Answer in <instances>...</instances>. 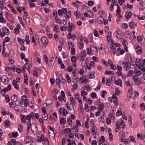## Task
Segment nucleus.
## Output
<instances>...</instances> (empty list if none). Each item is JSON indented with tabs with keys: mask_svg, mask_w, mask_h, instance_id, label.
Segmentation results:
<instances>
[{
	"mask_svg": "<svg viewBox=\"0 0 145 145\" xmlns=\"http://www.w3.org/2000/svg\"><path fill=\"white\" fill-rule=\"evenodd\" d=\"M12 84L14 86V88L17 90L19 89V84L17 83V81L15 80H13L12 81Z\"/></svg>",
	"mask_w": 145,
	"mask_h": 145,
	"instance_id": "nucleus-10",
	"label": "nucleus"
},
{
	"mask_svg": "<svg viewBox=\"0 0 145 145\" xmlns=\"http://www.w3.org/2000/svg\"><path fill=\"white\" fill-rule=\"evenodd\" d=\"M134 81L137 85H139L140 84L142 83V81H140L138 78L137 80H134Z\"/></svg>",
	"mask_w": 145,
	"mask_h": 145,
	"instance_id": "nucleus-41",
	"label": "nucleus"
},
{
	"mask_svg": "<svg viewBox=\"0 0 145 145\" xmlns=\"http://www.w3.org/2000/svg\"><path fill=\"white\" fill-rule=\"evenodd\" d=\"M105 74H111L113 75L114 74V72L113 71H106L105 73Z\"/></svg>",
	"mask_w": 145,
	"mask_h": 145,
	"instance_id": "nucleus-35",
	"label": "nucleus"
},
{
	"mask_svg": "<svg viewBox=\"0 0 145 145\" xmlns=\"http://www.w3.org/2000/svg\"><path fill=\"white\" fill-rule=\"evenodd\" d=\"M132 12L129 11H127L125 12V18L126 19L128 20L133 15Z\"/></svg>",
	"mask_w": 145,
	"mask_h": 145,
	"instance_id": "nucleus-4",
	"label": "nucleus"
},
{
	"mask_svg": "<svg viewBox=\"0 0 145 145\" xmlns=\"http://www.w3.org/2000/svg\"><path fill=\"white\" fill-rule=\"evenodd\" d=\"M78 44L80 50L82 49L84 47L83 41H80L78 43Z\"/></svg>",
	"mask_w": 145,
	"mask_h": 145,
	"instance_id": "nucleus-12",
	"label": "nucleus"
},
{
	"mask_svg": "<svg viewBox=\"0 0 145 145\" xmlns=\"http://www.w3.org/2000/svg\"><path fill=\"white\" fill-rule=\"evenodd\" d=\"M116 116H119L121 115H122V113L121 112V110L120 108H119L116 112Z\"/></svg>",
	"mask_w": 145,
	"mask_h": 145,
	"instance_id": "nucleus-34",
	"label": "nucleus"
},
{
	"mask_svg": "<svg viewBox=\"0 0 145 145\" xmlns=\"http://www.w3.org/2000/svg\"><path fill=\"white\" fill-rule=\"evenodd\" d=\"M138 7L139 9H140L141 11H143L144 9V7L143 5V2L141 1L140 3L138 5Z\"/></svg>",
	"mask_w": 145,
	"mask_h": 145,
	"instance_id": "nucleus-11",
	"label": "nucleus"
},
{
	"mask_svg": "<svg viewBox=\"0 0 145 145\" xmlns=\"http://www.w3.org/2000/svg\"><path fill=\"white\" fill-rule=\"evenodd\" d=\"M110 66L111 68L113 70H115L116 69V66L115 65H113V63H111L110 65Z\"/></svg>",
	"mask_w": 145,
	"mask_h": 145,
	"instance_id": "nucleus-56",
	"label": "nucleus"
},
{
	"mask_svg": "<svg viewBox=\"0 0 145 145\" xmlns=\"http://www.w3.org/2000/svg\"><path fill=\"white\" fill-rule=\"evenodd\" d=\"M132 61V58L129 55H127L126 59V61L127 62L130 63Z\"/></svg>",
	"mask_w": 145,
	"mask_h": 145,
	"instance_id": "nucleus-18",
	"label": "nucleus"
},
{
	"mask_svg": "<svg viewBox=\"0 0 145 145\" xmlns=\"http://www.w3.org/2000/svg\"><path fill=\"white\" fill-rule=\"evenodd\" d=\"M47 104L44 103L43 105L44 106V105H47L50 106L51 105L52 103V101L51 99H47Z\"/></svg>",
	"mask_w": 145,
	"mask_h": 145,
	"instance_id": "nucleus-29",
	"label": "nucleus"
},
{
	"mask_svg": "<svg viewBox=\"0 0 145 145\" xmlns=\"http://www.w3.org/2000/svg\"><path fill=\"white\" fill-rule=\"evenodd\" d=\"M129 138L130 139V140L131 141V142L135 143L136 142V141L135 140V139L133 136H130L129 137Z\"/></svg>",
	"mask_w": 145,
	"mask_h": 145,
	"instance_id": "nucleus-43",
	"label": "nucleus"
},
{
	"mask_svg": "<svg viewBox=\"0 0 145 145\" xmlns=\"http://www.w3.org/2000/svg\"><path fill=\"white\" fill-rule=\"evenodd\" d=\"M95 72L94 71H93L92 72H90L88 74V75H89L90 77L89 78H95L94 74Z\"/></svg>",
	"mask_w": 145,
	"mask_h": 145,
	"instance_id": "nucleus-24",
	"label": "nucleus"
},
{
	"mask_svg": "<svg viewBox=\"0 0 145 145\" xmlns=\"http://www.w3.org/2000/svg\"><path fill=\"white\" fill-rule=\"evenodd\" d=\"M3 13H0V22L5 23L6 22V21L3 18Z\"/></svg>",
	"mask_w": 145,
	"mask_h": 145,
	"instance_id": "nucleus-13",
	"label": "nucleus"
},
{
	"mask_svg": "<svg viewBox=\"0 0 145 145\" xmlns=\"http://www.w3.org/2000/svg\"><path fill=\"white\" fill-rule=\"evenodd\" d=\"M128 25L127 24L125 23H124L122 24V27L123 28L125 29H127Z\"/></svg>",
	"mask_w": 145,
	"mask_h": 145,
	"instance_id": "nucleus-55",
	"label": "nucleus"
},
{
	"mask_svg": "<svg viewBox=\"0 0 145 145\" xmlns=\"http://www.w3.org/2000/svg\"><path fill=\"white\" fill-rule=\"evenodd\" d=\"M88 12L89 13V14L88 16L89 18H91L93 16V13L91 10H90L88 11Z\"/></svg>",
	"mask_w": 145,
	"mask_h": 145,
	"instance_id": "nucleus-46",
	"label": "nucleus"
},
{
	"mask_svg": "<svg viewBox=\"0 0 145 145\" xmlns=\"http://www.w3.org/2000/svg\"><path fill=\"white\" fill-rule=\"evenodd\" d=\"M115 84L118 86H122V81L121 79H118L117 80H115L114 81Z\"/></svg>",
	"mask_w": 145,
	"mask_h": 145,
	"instance_id": "nucleus-19",
	"label": "nucleus"
},
{
	"mask_svg": "<svg viewBox=\"0 0 145 145\" xmlns=\"http://www.w3.org/2000/svg\"><path fill=\"white\" fill-rule=\"evenodd\" d=\"M71 60L72 62H75L76 61V59L75 56H73L71 58Z\"/></svg>",
	"mask_w": 145,
	"mask_h": 145,
	"instance_id": "nucleus-64",
	"label": "nucleus"
},
{
	"mask_svg": "<svg viewBox=\"0 0 145 145\" xmlns=\"http://www.w3.org/2000/svg\"><path fill=\"white\" fill-rule=\"evenodd\" d=\"M124 121L123 120H122L120 123L117 122L116 123L117 129H119L120 128H122L124 127Z\"/></svg>",
	"mask_w": 145,
	"mask_h": 145,
	"instance_id": "nucleus-2",
	"label": "nucleus"
},
{
	"mask_svg": "<svg viewBox=\"0 0 145 145\" xmlns=\"http://www.w3.org/2000/svg\"><path fill=\"white\" fill-rule=\"evenodd\" d=\"M73 70V68L71 65L69 66L67 68V70L69 72H71Z\"/></svg>",
	"mask_w": 145,
	"mask_h": 145,
	"instance_id": "nucleus-53",
	"label": "nucleus"
},
{
	"mask_svg": "<svg viewBox=\"0 0 145 145\" xmlns=\"http://www.w3.org/2000/svg\"><path fill=\"white\" fill-rule=\"evenodd\" d=\"M31 129L34 134L38 131L37 126L35 123H33V127H31Z\"/></svg>",
	"mask_w": 145,
	"mask_h": 145,
	"instance_id": "nucleus-1",
	"label": "nucleus"
},
{
	"mask_svg": "<svg viewBox=\"0 0 145 145\" xmlns=\"http://www.w3.org/2000/svg\"><path fill=\"white\" fill-rule=\"evenodd\" d=\"M54 57L51 58L50 60V63L49 64V67L50 68L52 69L54 66V65L55 63V61L54 60Z\"/></svg>",
	"mask_w": 145,
	"mask_h": 145,
	"instance_id": "nucleus-5",
	"label": "nucleus"
},
{
	"mask_svg": "<svg viewBox=\"0 0 145 145\" xmlns=\"http://www.w3.org/2000/svg\"><path fill=\"white\" fill-rule=\"evenodd\" d=\"M143 73L144 75L142 76V78L141 79V81L142 82L145 83V72H144V73L143 72Z\"/></svg>",
	"mask_w": 145,
	"mask_h": 145,
	"instance_id": "nucleus-58",
	"label": "nucleus"
},
{
	"mask_svg": "<svg viewBox=\"0 0 145 145\" xmlns=\"http://www.w3.org/2000/svg\"><path fill=\"white\" fill-rule=\"evenodd\" d=\"M106 122L107 124H110L111 122V119L109 118H107L106 119Z\"/></svg>",
	"mask_w": 145,
	"mask_h": 145,
	"instance_id": "nucleus-62",
	"label": "nucleus"
},
{
	"mask_svg": "<svg viewBox=\"0 0 145 145\" xmlns=\"http://www.w3.org/2000/svg\"><path fill=\"white\" fill-rule=\"evenodd\" d=\"M17 40H18V42L21 45L24 44L25 41L24 39H22L20 37H18Z\"/></svg>",
	"mask_w": 145,
	"mask_h": 145,
	"instance_id": "nucleus-23",
	"label": "nucleus"
},
{
	"mask_svg": "<svg viewBox=\"0 0 145 145\" xmlns=\"http://www.w3.org/2000/svg\"><path fill=\"white\" fill-rule=\"evenodd\" d=\"M129 26L131 28L133 29L136 26L137 24H135V23L133 22H131L129 23Z\"/></svg>",
	"mask_w": 145,
	"mask_h": 145,
	"instance_id": "nucleus-21",
	"label": "nucleus"
},
{
	"mask_svg": "<svg viewBox=\"0 0 145 145\" xmlns=\"http://www.w3.org/2000/svg\"><path fill=\"white\" fill-rule=\"evenodd\" d=\"M59 35L58 34L56 33L54 34V37L56 41H57L58 40L59 38Z\"/></svg>",
	"mask_w": 145,
	"mask_h": 145,
	"instance_id": "nucleus-63",
	"label": "nucleus"
},
{
	"mask_svg": "<svg viewBox=\"0 0 145 145\" xmlns=\"http://www.w3.org/2000/svg\"><path fill=\"white\" fill-rule=\"evenodd\" d=\"M6 49L5 47V45H4L3 46V50H2V55L3 56V57H6V53L5 52V50Z\"/></svg>",
	"mask_w": 145,
	"mask_h": 145,
	"instance_id": "nucleus-31",
	"label": "nucleus"
},
{
	"mask_svg": "<svg viewBox=\"0 0 145 145\" xmlns=\"http://www.w3.org/2000/svg\"><path fill=\"white\" fill-rule=\"evenodd\" d=\"M54 28L53 31L56 33H58L59 31V30L58 26L56 25H54Z\"/></svg>",
	"mask_w": 145,
	"mask_h": 145,
	"instance_id": "nucleus-22",
	"label": "nucleus"
},
{
	"mask_svg": "<svg viewBox=\"0 0 145 145\" xmlns=\"http://www.w3.org/2000/svg\"><path fill=\"white\" fill-rule=\"evenodd\" d=\"M67 29V26L65 25L63 27H60V29L62 31H66Z\"/></svg>",
	"mask_w": 145,
	"mask_h": 145,
	"instance_id": "nucleus-40",
	"label": "nucleus"
},
{
	"mask_svg": "<svg viewBox=\"0 0 145 145\" xmlns=\"http://www.w3.org/2000/svg\"><path fill=\"white\" fill-rule=\"evenodd\" d=\"M117 33V37L118 39H121V34H122V31L120 30H118L116 32Z\"/></svg>",
	"mask_w": 145,
	"mask_h": 145,
	"instance_id": "nucleus-15",
	"label": "nucleus"
},
{
	"mask_svg": "<svg viewBox=\"0 0 145 145\" xmlns=\"http://www.w3.org/2000/svg\"><path fill=\"white\" fill-rule=\"evenodd\" d=\"M22 99L24 102L27 100V99L26 96L24 95L22 96Z\"/></svg>",
	"mask_w": 145,
	"mask_h": 145,
	"instance_id": "nucleus-47",
	"label": "nucleus"
},
{
	"mask_svg": "<svg viewBox=\"0 0 145 145\" xmlns=\"http://www.w3.org/2000/svg\"><path fill=\"white\" fill-rule=\"evenodd\" d=\"M104 108V105L103 104H101L99 105L98 107V109L100 111H102Z\"/></svg>",
	"mask_w": 145,
	"mask_h": 145,
	"instance_id": "nucleus-37",
	"label": "nucleus"
},
{
	"mask_svg": "<svg viewBox=\"0 0 145 145\" xmlns=\"http://www.w3.org/2000/svg\"><path fill=\"white\" fill-rule=\"evenodd\" d=\"M4 124L5 127H8L10 126V123L9 120H7L5 121Z\"/></svg>",
	"mask_w": 145,
	"mask_h": 145,
	"instance_id": "nucleus-17",
	"label": "nucleus"
},
{
	"mask_svg": "<svg viewBox=\"0 0 145 145\" xmlns=\"http://www.w3.org/2000/svg\"><path fill=\"white\" fill-rule=\"evenodd\" d=\"M3 32L4 33L5 35H8L10 33V32L8 29L7 27H4L2 29Z\"/></svg>",
	"mask_w": 145,
	"mask_h": 145,
	"instance_id": "nucleus-9",
	"label": "nucleus"
},
{
	"mask_svg": "<svg viewBox=\"0 0 145 145\" xmlns=\"http://www.w3.org/2000/svg\"><path fill=\"white\" fill-rule=\"evenodd\" d=\"M68 45L69 46V50H70V49H72L74 48V44H73L72 42H70L68 44Z\"/></svg>",
	"mask_w": 145,
	"mask_h": 145,
	"instance_id": "nucleus-32",
	"label": "nucleus"
},
{
	"mask_svg": "<svg viewBox=\"0 0 145 145\" xmlns=\"http://www.w3.org/2000/svg\"><path fill=\"white\" fill-rule=\"evenodd\" d=\"M41 41L45 46H47L48 43V40L47 38L45 37H42L41 39Z\"/></svg>",
	"mask_w": 145,
	"mask_h": 145,
	"instance_id": "nucleus-3",
	"label": "nucleus"
},
{
	"mask_svg": "<svg viewBox=\"0 0 145 145\" xmlns=\"http://www.w3.org/2000/svg\"><path fill=\"white\" fill-rule=\"evenodd\" d=\"M93 31L94 35L95 37H98L99 36V34L97 31L96 29H94Z\"/></svg>",
	"mask_w": 145,
	"mask_h": 145,
	"instance_id": "nucleus-49",
	"label": "nucleus"
},
{
	"mask_svg": "<svg viewBox=\"0 0 145 145\" xmlns=\"http://www.w3.org/2000/svg\"><path fill=\"white\" fill-rule=\"evenodd\" d=\"M78 82H77L76 83L74 84V85L72 86V88H73L74 89H76L78 87V85L77 84V83Z\"/></svg>",
	"mask_w": 145,
	"mask_h": 145,
	"instance_id": "nucleus-57",
	"label": "nucleus"
},
{
	"mask_svg": "<svg viewBox=\"0 0 145 145\" xmlns=\"http://www.w3.org/2000/svg\"><path fill=\"white\" fill-rule=\"evenodd\" d=\"M53 15L54 17H55V19L56 21H58L57 18H58V16L57 13V11H54Z\"/></svg>",
	"mask_w": 145,
	"mask_h": 145,
	"instance_id": "nucleus-33",
	"label": "nucleus"
},
{
	"mask_svg": "<svg viewBox=\"0 0 145 145\" xmlns=\"http://www.w3.org/2000/svg\"><path fill=\"white\" fill-rule=\"evenodd\" d=\"M10 41V38L8 37H7L5 38L4 41H3L4 45L5 43V42H9Z\"/></svg>",
	"mask_w": 145,
	"mask_h": 145,
	"instance_id": "nucleus-54",
	"label": "nucleus"
},
{
	"mask_svg": "<svg viewBox=\"0 0 145 145\" xmlns=\"http://www.w3.org/2000/svg\"><path fill=\"white\" fill-rule=\"evenodd\" d=\"M89 107L88 106V104L86 103L85 104V109L86 111L89 112L90 111V110H89Z\"/></svg>",
	"mask_w": 145,
	"mask_h": 145,
	"instance_id": "nucleus-39",
	"label": "nucleus"
},
{
	"mask_svg": "<svg viewBox=\"0 0 145 145\" xmlns=\"http://www.w3.org/2000/svg\"><path fill=\"white\" fill-rule=\"evenodd\" d=\"M145 65V59L144 60V62H143V64L139 65V69L142 70V72L144 73V72H145V67L144 66Z\"/></svg>",
	"mask_w": 145,
	"mask_h": 145,
	"instance_id": "nucleus-7",
	"label": "nucleus"
},
{
	"mask_svg": "<svg viewBox=\"0 0 145 145\" xmlns=\"http://www.w3.org/2000/svg\"><path fill=\"white\" fill-rule=\"evenodd\" d=\"M11 99L12 101L15 102L18 100V97L16 95H14L11 97Z\"/></svg>",
	"mask_w": 145,
	"mask_h": 145,
	"instance_id": "nucleus-14",
	"label": "nucleus"
},
{
	"mask_svg": "<svg viewBox=\"0 0 145 145\" xmlns=\"http://www.w3.org/2000/svg\"><path fill=\"white\" fill-rule=\"evenodd\" d=\"M21 118L22 122L24 123H25L26 122V119L25 116L24 115H22L21 116Z\"/></svg>",
	"mask_w": 145,
	"mask_h": 145,
	"instance_id": "nucleus-27",
	"label": "nucleus"
},
{
	"mask_svg": "<svg viewBox=\"0 0 145 145\" xmlns=\"http://www.w3.org/2000/svg\"><path fill=\"white\" fill-rule=\"evenodd\" d=\"M120 91L119 90L118 88H116L115 89V93L117 96L118 95L120 94Z\"/></svg>",
	"mask_w": 145,
	"mask_h": 145,
	"instance_id": "nucleus-45",
	"label": "nucleus"
},
{
	"mask_svg": "<svg viewBox=\"0 0 145 145\" xmlns=\"http://www.w3.org/2000/svg\"><path fill=\"white\" fill-rule=\"evenodd\" d=\"M81 3V2L80 1H76V2L72 3V5H74L76 7H77V6Z\"/></svg>",
	"mask_w": 145,
	"mask_h": 145,
	"instance_id": "nucleus-61",
	"label": "nucleus"
},
{
	"mask_svg": "<svg viewBox=\"0 0 145 145\" xmlns=\"http://www.w3.org/2000/svg\"><path fill=\"white\" fill-rule=\"evenodd\" d=\"M5 100L7 103L9 102L10 101V99L9 96L6 95L5 96Z\"/></svg>",
	"mask_w": 145,
	"mask_h": 145,
	"instance_id": "nucleus-52",
	"label": "nucleus"
},
{
	"mask_svg": "<svg viewBox=\"0 0 145 145\" xmlns=\"http://www.w3.org/2000/svg\"><path fill=\"white\" fill-rule=\"evenodd\" d=\"M124 142L125 144H127L130 142V141L129 139H126L124 140Z\"/></svg>",
	"mask_w": 145,
	"mask_h": 145,
	"instance_id": "nucleus-60",
	"label": "nucleus"
},
{
	"mask_svg": "<svg viewBox=\"0 0 145 145\" xmlns=\"http://www.w3.org/2000/svg\"><path fill=\"white\" fill-rule=\"evenodd\" d=\"M68 114V112L67 110L65 109H64L63 112L62 114L64 116H65Z\"/></svg>",
	"mask_w": 145,
	"mask_h": 145,
	"instance_id": "nucleus-59",
	"label": "nucleus"
},
{
	"mask_svg": "<svg viewBox=\"0 0 145 145\" xmlns=\"http://www.w3.org/2000/svg\"><path fill=\"white\" fill-rule=\"evenodd\" d=\"M11 85L10 84H9L7 88H4L3 89L5 91L7 92L10 90L11 89Z\"/></svg>",
	"mask_w": 145,
	"mask_h": 145,
	"instance_id": "nucleus-16",
	"label": "nucleus"
},
{
	"mask_svg": "<svg viewBox=\"0 0 145 145\" xmlns=\"http://www.w3.org/2000/svg\"><path fill=\"white\" fill-rule=\"evenodd\" d=\"M66 122V121L63 118H61L60 120V123L61 125L65 124Z\"/></svg>",
	"mask_w": 145,
	"mask_h": 145,
	"instance_id": "nucleus-36",
	"label": "nucleus"
},
{
	"mask_svg": "<svg viewBox=\"0 0 145 145\" xmlns=\"http://www.w3.org/2000/svg\"><path fill=\"white\" fill-rule=\"evenodd\" d=\"M70 100L71 103L70 104V105H71V104H73L74 105H75V102L73 97H71L70 98Z\"/></svg>",
	"mask_w": 145,
	"mask_h": 145,
	"instance_id": "nucleus-44",
	"label": "nucleus"
},
{
	"mask_svg": "<svg viewBox=\"0 0 145 145\" xmlns=\"http://www.w3.org/2000/svg\"><path fill=\"white\" fill-rule=\"evenodd\" d=\"M140 107L142 110H144L145 108V106L144 103H142L140 104Z\"/></svg>",
	"mask_w": 145,
	"mask_h": 145,
	"instance_id": "nucleus-50",
	"label": "nucleus"
},
{
	"mask_svg": "<svg viewBox=\"0 0 145 145\" xmlns=\"http://www.w3.org/2000/svg\"><path fill=\"white\" fill-rule=\"evenodd\" d=\"M112 36L111 32H108V34L107 36V41L108 42H111L112 44V42L114 43V42L112 40H111V37Z\"/></svg>",
	"mask_w": 145,
	"mask_h": 145,
	"instance_id": "nucleus-8",
	"label": "nucleus"
},
{
	"mask_svg": "<svg viewBox=\"0 0 145 145\" xmlns=\"http://www.w3.org/2000/svg\"><path fill=\"white\" fill-rule=\"evenodd\" d=\"M66 78L67 80V82H68V83H70V82H71V80L68 74H67L66 75Z\"/></svg>",
	"mask_w": 145,
	"mask_h": 145,
	"instance_id": "nucleus-42",
	"label": "nucleus"
},
{
	"mask_svg": "<svg viewBox=\"0 0 145 145\" xmlns=\"http://www.w3.org/2000/svg\"><path fill=\"white\" fill-rule=\"evenodd\" d=\"M23 129V126L22 124L21 123H20L18 125V131L20 132L22 131Z\"/></svg>",
	"mask_w": 145,
	"mask_h": 145,
	"instance_id": "nucleus-38",
	"label": "nucleus"
},
{
	"mask_svg": "<svg viewBox=\"0 0 145 145\" xmlns=\"http://www.w3.org/2000/svg\"><path fill=\"white\" fill-rule=\"evenodd\" d=\"M87 54L89 55H91L92 54V50L91 49L89 48H87Z\"/></svg>",
	"mask_w": 145,
	"mask_h": 145,
	"instance_id": "nucleus-28",
	"label": "nucleus"
},
{
	"mask_svg": "<svg viewBox=\"0 0 145 145\" xmlns=\"http://www.w3.org/2000/svg\"><path fill=\"white\" fill-rule=\"evenodd\" d=\"M23 19L24 20H25L26 21V23L28 25H29L30 24V20L27 17L24 16L23 17Z\"/></svg>",
	"mask_w": 145,
	"mask_h": 145,
	"instance_id": "nucleus-25",
	"label": "nucleus"
},
{
	"mask_svg": "<svg viewBox=\"0 0 145 145\" xmlns=\"http://www.w3.org/2000/svg\"><path fill=\"white\" fill-rule=\"evenodd\" d=\"M5 3L4 0H1L0 1V5L1 6L0 7V8L2 10H3L4 8V4Z\"/></svg>",
	"mask_w": 145,
	"mask_h": 145,
	"instance_id": "nucleus-30",
	"label": "nucleus"
},
{
	"mask_svg": "<svg viewBox=\"0 0 145 145\" xmlns=\"http://www.w3.org/2000/svg\"><path fill=\"white\" fill-rule=\"evenodd\" d=\"M25 140L27 142H29L31 140V137L29 136H26Z\"/></svg>",
	"mask_w": 145,
	"mask_h": 145,
	"instance_id": "nucleus-26",
	"label": "nucleus"
},
{
	"mask_svg": "<svg viewBox=\"0 0 145 145\" xmlns=\"http://www.w3.org/2000/svg\"><path fill=\"white\" fill-rule=\"evenodd\" d=\"M42 92V88L41 87H39L38 89V93L39 94H41Z\"/></svg>",
	"mask_w": 145,
	"mask_h": 145,
	"instance_id": "nucleus-51",
	"label": "nucleus"
},
{
	"mask_svg": "<svg viewBox=\"0 0 145 145\" xmlns=\"http://www.w3.org/2000/svg\"><path fill=\"white\" fill-rule=\"evenodd\" d=\"M141 45V44L140 45L137 44V47L136 48L137 53L138 54H141L142 51Z\"/></svg>",
	"mask_w": 145,
	"mask_h": 145,
	"instance_id": "nucleus-6",
	"label": "nucleus"
},
{
	"mask_svg": "<svg viewBox=\"0 0 145 145\" xmlns=\"http://www.w3.org/2000/svg\"><path fill=\"white\" fill-rule=\"evenodd\" d=\"M25 41L28 44H29L30 43V41L29 40V37L27 35H26L25 37Z\"/></svg>",
	"mask_w": 145,
	"mask_h": 145,
	"instance_id": "nucleus-48",
	"label": "nucleus"
},
{
	"mask_svg": "<svg viewBox=\"0 0 145 145\" xmlns=\"http://www.w3.org/2000/svg\"><path fill=\"white\" fill-rule=\"evenodd\" d=\"M27 131L28 132L30 129V128H31V127H33V123L31 124V122L29 121L27 122Z\"/></svg>",
	"mask_w": 145,
	"mask_h": 145,
	"instance_id": "nucleus-20",
	"label": "nucleus"
}]
</instances>
